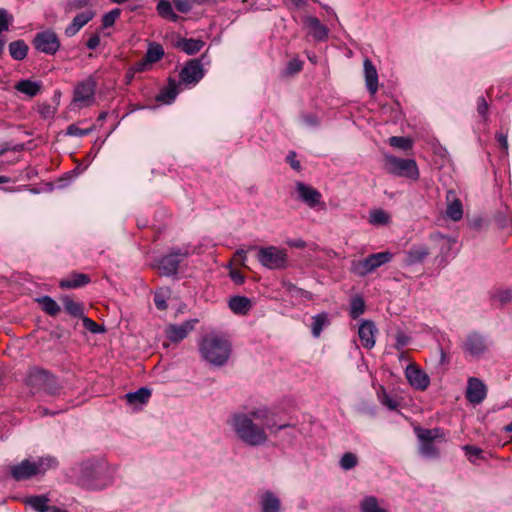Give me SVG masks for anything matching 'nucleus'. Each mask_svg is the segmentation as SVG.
Listing matches in <instances>:
<instances>
[{"label":"nucleus","mask_w":512,"mask_h":512,"mask_svg":"<svg viewBox=\"0 0 512 512\" xmlns=\"http://www.w3.org/2000/svg\"><path fill=\"white\" fill-rule=\"evenodd\" d=\"M366 310L364 298L361 295H355L351 299L349 315L352 319H358Z\"/></svg>","instance_id":"nucleus-41"},{"label":"nucleus","mask_w":512,"mask_h":512,"mask_svg":"<svg viewBox=\"0 0 512 512\" xmlns=\"http://www.w3.org/2000/svg\"><path fill=\"white\" fill-rule=\"evenodd\" d=\"M330 319L327 312L319 313L312 317L311 333L313 337H320L323 329L330 325Z\"/></svg>","instance_id":"nucleus-35"},{"label":"nucleus","mask_w":512,"mask_h":512,"mask_svg":"<svg viewBox=\"0 0 512 512\" xmlns=\"http://www.w3.org/2000/svg\"><path fill=\"white\" fill-rule=\"evenodd\" d=\"M360 512H388L379 506L375 496H365L360 502Z\"/></svg>","instance_id":"nucleus-42"},{"label":"nucleus","mask_w":512,"mask_h":512,"mask_svg":"<svg viewBox=\"0 0 512 512\" xmlns=\"http://www.w3.org/2000/svg\"><path fill=\"white\" fill-rule=\"evenodd\" d=\"M92 283L88 274L72 272L68 277L59 282V288H79Z\"/></svg>","instance_id":"nucleus-29"},{"label":"nucleus","mask_w":512,"mask_h":512,"mask_svg":"<svg viewBox=\"0 0 512 512\" xmlns=\"http://www.w3.org/2000/svg\"><path fill=\"white\" fill-rule=\"evenodd\" d=\"M50 338L55 340H61L62 338H69L71 336L70 331L65 330L61 325H57L55 330L50 332Z\"/></svg>","instance_id":"nucleus-62"},{"label":"nucleus","mask_w":512,"mask_h":512,"mask_svg":"<svg viewBox=\"0 0 512 512\" xmlns=\"http://www.w3.org/2000/svg\"><path fill=\"white\" fill-rule=\"evenodd\" d=\"M90 6H92L91 0H67L65 12L69 13Z\"/></svg>","instance_id":"nucleus-52"},{"label":"nucleus","mask_w":512,"mask_h":512,"mask_svg":"<svg viewBox=\"0 0 512 512\" xmlns=\"http://www.w3.org/2000/svg\"><path fill=\"white\" fill-rule=\"evenodd\" d=\"M384 168L386 172L398 177H404L410 180L419 179V169L417 163L411 158H399L393 155L385 156Z\"/></svg>","instance_id":"nucleus-5"},{"label":"nucleus","mask_w":512,"mask_h":512,"mask_svg":"<svg viewBox=\"0 0 512 512\" xmlns=\"http://www.w3.org/2000/svg\"><path fill=\"white\" fill-rule=\"evenodd\" d=\"M253 305L252 299L242 295H233L228 300V307L236 315H247L253 308Z\"/></svg>","instance_id":"nucleus-21"},{"label":"nucleus","mask_w":512,"mask_h":512,"mask_svg":"<svg viewBox=\"0 0 512 512\" xmlns=\"http://www.w3.org/2000/svg\"><path fill=\"white\" fill-rule=\"evenodd\" d=\"M8 48L10 56L17 61L25 59L29 51L28 45L22 39L12 41Z\"/></svg>","instance_id":"nucleus-36"},{"label":"nucleus","mask_w":512,"mask_h":512,"mask_svg":"<svg viewBox=\"0 0 512 512\" xmlns=\"http://www.w3.org/2000/svg\"><path fill=\"white\" fill-rule=\"evenodd\" d=\"M365 83L368 92L373 95L378 90V73L373 62L369 58L364 60Z\"/></svg>","instance_id":"nucleus-25"},{"label":"nucleus","mask_w":512,"mask_h":512,"mask_svg":"<svg viewBox=\"0 0 512 512\" xmlns=\"http://www.w3.org/2000/svg\"><path fill=\"white\" fill-rule=\"evenodd\" d=\"M32 45L35 50L41 53L55 55L60 49L61 43L55 31L46 29L35 34Z\"/></svg>","instance_id":"nucleus-9"},{"label":"nucleus","mask_w":512,"mask_h":512,"mask_svg":"<svg viewBox=\"0 0 512 512\" xmlns=\"http://www.w3.org/2000/svg\"><path fill=\"white\" fill-rule=\"evenodd\" d=\"M42 84L40 81H32L30 79H22L15 85V89L29 97H35L41 91Z\"/></svg>","instance_id":"nucleus-33"},{"label":"nucleus","mask_w":512,"mask_h":512,"mask_svg":"<svg viewBox=\"0 0 512 512\" xmlns=\"http://www.w3.org/2000/svg\"><path fill=\"white\" fill-rule=\"evenodd\" d=\"M113 483L107 463L100 458H90L79 464L77 484L90 491L103 490Z\"/></svg>","instance_id":"nucleus-1"},{"label":"nucleus","mask_w":512,"mask_h":512,"mask_svg":"<svg viewBox=\"0 0 512 512\" xmlns=\"http://www.w3.org/2000/svg\"><path fill=\"white\" fill-rule=\"evenodd\" d=\"M201 58H193L186 61L184 66L179 72L180 84L186 87L196 86L205 76V69L202 64Z\"/></svg>","instance_id":"nucleus-8"},{"label":"nucleus","mask_w":512,"mask_h":512,"mask_svg":"<svg viewBox=\"0 0 512 512\" xmlns=\"http://www.w3.org/2000/svg\"><path fill=\"white\" fill-rule=\"evenodd\" d=\"M42 311L50 317H56L61 312V306L51 296L43 295L35 298Z\"/></svg>","instance_id":"nucleus-31"},{"label":"nucleus","mask_w":512,"mask_h":512,"mask_svg":"<svg viewBox=\"0 0 512 512\" xmlns=\"http://www.w3.org/2000/svg\"><path fill=\"white\" fill-rule=\"evenodd\" d=\"M263 424L271 430V432L273 433H276L280 430H283L287 427H290V424L286 423V424H281V425H277L276 422H275V419H274V414L271 412V414L268 416V418H266L263 422Z\"/></svg>","instance_id":"nucleus-57"},{"label":"nucleus","mask_w":512,"mask_h":512,"mask_svg":"<svg viewBox=\"0 0 512 512\" xmlns=\"http://www.w3.org/2000/svg\"><path fill=\"white\" fill-rule=\"evenodd\" d=\"M486 395L487 388L483 381L476 377L469 378L465 394L468 402L473 405H478L486 398Z\"/></svg>","instance_id":"nucleus-16"},{"label":"nucleus","mask_w":512,"mask_h":512,"mask_svg":"<svg viewBox=\"0 0 512 512\" xmlns=\"http://www.w3.org/2000/svg\"><path fill=\"white\" fill-rule=\"evenodd\" d=\"M10 477L17 481H25L36 477L34 463L31 458H26L18 464L9 465Z\"/></svg>","instance_id":"nucleus-15"},{"label":"nucleus","mask_w":512,"mask_h":512,"mask_svg":"<svg viewBox=\"0 0 512 512\" xmlns=\"http://www.w3.org/2000/svg\"><path fill=\"white\" fill-rule=\"evenodd\" d=\"M446 215L453 221H459L463 216V206L459 199H455L451 202L446 210Z\"/></svg>","instance_id":"nucleus-44"},{"label":"nucleus","mask_w":512,"mask_h":512,"mask_svg":"<svg viewBox=\"0 0 512 512\" xmlns=\"http://www.w3.org/2000/svg\"><path fill=\"white\" fill-rule=\"evenodd\" d=\"M494 220L501 229L508 227L510 222L512 224V217H508L505 211H498L494 216Z\"/></svg>","instance_id":"nucleus-60"},{"label":"nucleus","mask_w":512,"mask_h":512,"mask_svg":"<svg viewBox=\"0 0 512 512\" xmlns=\"http://www.w3.org/2000/svg\"><path fill=\"white\" fill-rule=\"evenodd\" d=\"M95 15L96 13L93 10H86L84 12L78 13L73 18L71 23L65 28V35L67 37L76 35L82 27H84L95 17Z\"/></svg>","instance_id":"nucleus-20"},{"label":"nucleus","mask_w":512,"mask_h":512,"mask_svg":"<svg viewBox=\"0 0 512 512\" xmlns=\"http://www.w3.org/2000/svg\"><path fill=\"white\" fill-rule=\"evenodd\" d=\"M173 6L180 13H188L193 7V0H172Z\"/></svg>","instance_id":"nucleus-59"},{"label":"nucleus","mask_w":512,"mask_h":512,"mask_svg":"<svg viewBox=\"0 0 512 512\" xmlns=\"http://www.w3.org/2000/svg\"><path fill=\"white\" fill-rule=\"evenodd\" d=\"M251 416L255 419L261 420L264 422L266 418L271 414V411L266 407L256 408L250 412Z\"/></svg>","instance_id":"nucleus-64"},{"label":"nucleus","mask_w":512,"mask_h":512,"mask_svg":"<svg viewBox=\"0 0 512 512\" xmlns=\"http://www.w3.org/2000/svg\"><path fill=\"white\" fill-rule=\"evenodd\" d=\"M465 350L474 357H478L486 350L483 337L479 333H471L465 342Z\"/></svg>","instance_id":"nucleus-27"},{"label":"nucleus","mask_w":512,"mask_h":512,"mask_svg":"<svg viewBox=\"0 0 512 512\" xmlns=\"http://www.w3.org/2000/svg\"><path fill=\"white\" fill-rule=\"evenodd\" d=\"M392 258L393 254L389 251L373 253L359 261L356 265V270L359 274L365 275L390 262Z\"/></svg>","instance_id":"nucleus-10"},{"label":"nucleus","mask_w":512,"mask_h":512,"mask_svg":"<svg viewBox=\"0 0 512 512\" xmlns=\"http://www.w3.org/2000/svg\"><path fill=\"white\" fill-rule=\"evenodd\" d=\"M377 398L383 406L387 407L391 411L396 410L399 406L398 401L393 398L382 385L377 389Z\"/></svg>","instance_id":"nucleus-40"},{"label":"nucleus","mask_w":512,"mask_h":512,"mask_svg":"<svg viewBox=\"0 0 512 512\" xmlns=\"http://www.w3.org/2000/svg\"><path fill=\"white\" fill-rule=\"evenodd\" d=\"M462 449L464 450L468 460L473 464H477L478 460L484 459V451L477 446L464 445Z\"/></svg>","instance_id":"nucleus-45"},{"label":"nucleus","mask_w":512,"mask_h":512,"mask_svg":"<svg viewBox=\"0 0 512 512\" xmlns=\"http://www.w3.org/2000/svg\"><path fill=\"white\" fill-rule=\"evenodd\" d=\"M187 248H171L169 252L156 260V267L163 276H174L178 273L180 263L187 258Z\"/></svg>","instance_id":"nucleus-7"},{"label":"nucleus","mask_w":512,"mask_h":512,"mask_svg":"<svg viewBox=\"0 0 512 512\" xmlns=\"http://www.w3.org/2000/svg\"><path fill=\"white\" fill-rule=\"evenodd\" d=\"M25 384L49 396H58L62 390L58 377L51 371L38 366H33L29 369L25 378Z\"/></svg>","instance_id":"nucleus-4"},{"label":"nucleus","mask_w":512,"mask_h":512,"mask_svg":"<svg viewBox=\"0 0 512 512\" xmlns=\"http://www.w3.org/2000/svg\"><path fill=\"white\" fill-rule=\"evenodd\" d=\"M32 463H34L36 477L44 476L48 470L57 469L59 466V461L57 458L51 455H45L32 459Z\"/></svg>","instance_id":"nucleus-26"},{"label":"nucleus","mask_w":512,"mask_h":512,"mask_svg":"<svg viewBox=\"0 0 512 512\" xmlns=\"http://www.w3.org/2000/svg\"><path fill=\"white\" fill-rule=\"evenodd\" d=\"M49 501L50 499L47 495H31L23 499V503L30 506L36 512H51L52 507L48 505Z\"/></svg>","instance_id":"nucleus-32"},{"label":"nucleus","mask_w":512,"mask_h":512,"mask_svg":"<svg viewBox=\"0 0 512 512\" xmlns=\"http://www.w3.org/2000/svg\"><path fill=\"white\" fill-rule=\"evenodd\" d=\"M81 321L83 323L84 328L86 330H88L89 332H91L92 334H102L107 331V329L104 325H100V324L96 323L94 320L87 317L86 315L84 316V318Z\"/></svg>","instance_id":"nucleus-49"},{"label":"nucleus","mask_w":512,"mask_h":512,"mask_svg":"<svg viewBox=\"0 0 512 512\" xmlns=\"http://www.w3.org/2000/svg\"><path fill=\"white\" fill-rule=\"evenodd\" d=\"M179 92V83L173 77H169L167 85L160 89L155 99L159 103L169 105L175 101Z\"/></svg>","instance_id":"nucleus-19"},{"label":"nucleus","mask_w":512,"mask_h":512,"mask_svg":"<svg viewBox=\"0 0 512 512\" xmlns=\"http://www.w3.org/2000/svg\"><path fill=\"white\" fill-rule=\"evenodd\" d=\"M414 432L419 440V454L427 459H438L440 453L434 445L436 441L430 436L431 432L420 426L415 427Z\"/></svg>","instance_id":"nucleus-11"},{"label":"nucleus","mask_w":512,"mask_h":512,"mask_svg":"<svg viewBox=\"0 0 512 512\" xmlns=\"http://www.w3.org/2000/svg\"><path fill=\"white\" fill-rule=\"evenodd\" d=\"M358 464V457L352 452H346L342 455L339 465L344 471L355 468Z\"/></svg>","instance_id":"nucleus-47"},{"label":"nucleus","mask_w":512,"mask_h":512,"mask_svg":"<svg viewBox=\"0 0 512 512\" xmlns=\"http://www.w3.org/2000/svg\"><path fill=\"white\" fill-rule=\"evenodd\" d=\"M296 191L298 193V199L308 205L310 208H315L321 203V193L308 184L297 182Z\"/></svg>","instance_id":"nucleus-17"},{"label":"nucleus","mask_w":512,"mask_h":512,"mask_svg":"<svg viewBox=\"0 0 512 512\" xmlns=\"http://www.w3.org/2000/svg\"><path fill=\"white\" fill-rule=\"evenodd\" d=\"M261 512H280V498L271 490H265L259 495Z\"/></svg>","instance_id":"nucleus-24"},{"label":"nucleus","mask_w":512,"mask_h":512,"mask_svg":"<svg viewBox=\"0 0 512 512\" xmlns=\"http://www.w3.org/2000/svg\"><path fill=\"white\" fill-rule=\"evenodd\" d=\"M302 69L303 61L298 58H293L287 62L285 73L287 75H294L301 72Z\"/></svg>","instance_id":"nucleus-54"},{"label":"nucleus","mask_w":512,"mask_h":512,"mask_svg":"<svg viewBox=\"0 0 512 512\" xmlns=\"http://www.w3.org/2000/svg\"><path fill=\"white\" fill-rule=\"evenodd\" d=\"M60 301L64 311L71 317L82 320L85 316V305L83 302L75 301L69 295H62Z\"/></svg>","instance_id":"nucleus-23"},{"label":"nucleus","mask_w":512,"mask_h":512,"mask_svg":"<svg viewBox=\"0 0 512 512\" xmlns=\"http://www.w3.org/2000/svg\"><path fill=\"white\" fill-rule=\"evenodd\" d=\"M301 118L309 127H317L320 124V118L315 113H304Z\"/></svg>","instance_id":"nucleus-63"},{"label":"nucleus","mask_w":512,"mask_h":512,"mask_svg":"<svg viewBox=\"0 0 512 512\" xmlns=\"http://www.w3.org/2000/svg\"><path fill=\"white\" fill-rule=\"evenodd\" d=\"M205 45V42L201 39L194 38H179L174 46L180 49L187 55L197 54Z\"/></svg>","instance_id":"nucleus-30"},{"label":"nucleus","mask_w":512,"mask_h":512,"mask_svg":"<svg viewBox=\"0 0 512 512\" xmlns=\"http://www.w3.org/2000/svg\"><path fill=\"white\" fill-rule=\"evenodd\" d=\"M285 161L295 171L299 172L302 169L300 161L297 160V153L295 151H289L285 157Z\"/></svg>","instance_id":"nucleus-61"},{"label":"nucleus","mask_w":512,"mask_h":512,"mask_svg":"<svg viewBox=\"0 0 512 512\" xmlns=\"http://www.w3.org/2000/svg\"><path fill=\"white\" fill-rule=\"evenodd\" d=\"M378 329L372 320L362 319L360 321L358 336L361 344L366 349H372L375 346V334Z\"/></svg>","instance_id":"nucleus-18"},{"label":"nucleus","mask_w":512,"mask_h":512,"mask_svg":"<svg viewBox=\"0 0 512 512\" xmlns=\"http://www.w3.org/2000/svg\"><path fill=\"white\" fill-rule=\"evenodd\" d=\"M257 260L271 270H283L289 266L287 250L273 245L257 248Z\"/></svg>","instance_id":"nucleus-6"},{"label":"nucleus","mask_w":512,"mask_h":512,"mask_svg":"<svg viewBox=\"0 0 512 512\" xmlns=\"http://www.w3.org/2000/svg\"><path fill=\"white\" fill-rule=\"evenodd\" d=\"M13 21V16L4 8H0V33L7 31Z\"/></svg>","instance_id":"nucleus-56"},{"label":"nucleus","mask_w":512,"mask_h":512,"mask_svg":"<svg viewBox=\"0 0 512 512\" xmlns=\"http://www.w3.org/2000/svg\"><path fill=\"white\" fill-rule=\"evenodd\" d=\"M488 110H489V104L486 101L485 97L480 96L477 99V112L479 116L483 119L484 122L488 120Z\"/></svg>","instance_id":"nucleus-58"},{"label":"nucleus","mask_w":512,"mask_h":512,"mask_svg":"<svg viewBox=\"0 0 512 512\" xmlns=\"http://www.w3.org/2000/svg\"><path fill=\"white\" fill-rule=\"evenodd\" d=\"M390 221L389 214L383 209H374L370 211L369 223L376 226H383Z\"/></svg>","instance_id":"nucleus-43"},{"label":"nucleus","mask_w":512,"mask_h":512,"mask_svg":"<svg viewBox=\"0 0 512 512\" xmlns=\"http://www.w3.org/2000/svg\"><path fill=\"white\" fill-rule=\"evenodd\" d=\"M156 10L162 18L171 22H178L180 18L173 10V3L168 0H159Z\"/></svg>","instance_id":"nucleus-37"},{"label":"nucleus","mask_w":512,"mask_h":512,"mask_svg":"<svg viewBox=\"0 0 512 512\" xmlns=\"http://www.w3.org/2000/svg\"><path fill=\"white\" fill-rule=\"evenodd\" d=\"M164 54L165 52L161 44L157 42H149L144 58L146 59V62H149L152 65L160 61Z\"/></svg>","instance_id":"nucleus-38"},{"label":"nucleus","mask_w":512,"mask_h":512,"mask_svg":"<svg viewBox=\"0 0 512 512\" xmlns=\"http://www.w3.org/2000/svg\"><path fill=\"white\" fill-rule=\"evenodd\" d=\"M489 298L492 305L503 307L512 302V290H492Z\"/></svg>","instance_id":"nucleus-39"},{"label":"nucleus","mask_w":512,"mask_h":512,"mask_svg":"<svg viewBox=\"0 0 512 512\" xmlns=\"http://www.w3.org/2000/svg\"><path fill=\"white\" fill-rule=\"evenodd\" d=\"M405 377L408 383L419 391H425L430 384L428 374L415 364H409L406 367Z\"/></svg>","instance_id":"nucleus-12"},{"label":"nucleus","mask_w":512,"mask_h":512,"mask_svg":"<svg viewBox=\"0 0 512 512\" xmlns=\"http://www.w3.org/2000/svg\"><path fill=\"white\" fill-rule=\"evenodd\" d=\"M198 323V319H189L184 321L182 324H169L166 327V336L173 343H179L187 337L189 332L194 330L195 325Z\"/></svg>","instance_id":"nucleus-14"},{"label":"nucleus","mask_w":512,"mask_h":512,"mask_svg":"<svg viewBox=\"0 0 512 512\" xmlns=\"http://www.w3.org/2000/svg\"><path fill=\"white\" fill-rule=\"evenodd\" d=\"M390 146L407 151L412 148L413 141L405 136H392L389 138Z\"/></svg>","instance_id":"nucleus-46"},{"label":"nucleus","mask_w":512,"mask_h":512,"mask_svg":"<svg viewBox=\"0 0 512 512\" xmlns=\"http://www.w3.org/2000/svg\"><path fill=\"white\" fill-rule=\"evenodd\" d=\"M304 24L310 29V33L316 41L322 42L328 39L329 29L317 17L306 16Z\"/></svg>","instance_id":"nucleus-22"},{"label":"nucleus","mask_w":512,"mask_h":512,"mask_svg":"<svg viewBox=\"0 0 512 512\" xmlns=\"http://www.w3.org/2000/svg\"><path fill=\"white\" fill-rule=\"evenodd\" d=\"M231 425L237 437L246 445L257 447L267 442V435L263 428L257 426L250 417L244 413L232 416Z\"/></svg>","instance_id":"nucleus-3"},{"label":"nucleus","mask_w":512,"mask_h":512,"mask_svg":"<svg viewBox=\"0 0 512 512\" xmlns=\"http://www.w3.org/2000/svg\"><path fill=\"white\" fill-rule=\"evenodd\" d=\"M429 255V249L425 245H413L406 252L405 261L410 264H417L424 261V259Z\"/></svg>","instance_id":"nucleus-34"},{"label":"nucleus","mask_w":512,"mask_h":512,"mask_svg":"<svg viewBox=\"0 0 512 512\" xmlns=\"http://www.w3.org/2000/svg\"><path fill=\"white\" fill-rule=\"evenodd\" d=\"M199 352L209 364L222 367L232 353V343L217 335H205L199 343Z\"/></svg>","instance_id":"nucleus-2"},{"label":"nucleus","mask_w":512,"mask_h":512,"mask_svg":"<svg viewBox=\"0 0 512 512\" xmlns=\"http://www.w3.org/2000/svg\"><path fill=\"white\" fill-rule=\"evenodd\" d=\"M396 343L394 344V348L398 351L402 350L405 346H407L411 342V337L406 335L399 328L397 329V333L395 335Z\"/></svg>","instance_id":"nucleus-53"},{"label":"nucleus","mask_w":512,"mask_h":512,"mask_svg":"<svg viewBox=\"0 0 512 512\" xmlns=\"http://www.w3.org/2000/svg\"><path fill=\"white\" fill-rule=\"evenodd\" d=\"M152 394V390L146 386L140 387L136 391L128 392L124 395L126 403L130 406L146 404Z\"/></svg>","instance_id":"nucleus-28"},{"label":"nucleus","mask_w":512,"mask_h":512,"mask_svg":"<svg viewBox=\"0 0 512 512\" xmlns=\"http://www.w3.org/2000/svg\"><path fill=\"white\" fill-rule=\"evenodd\" d=\"M95 130V125H92L89 128L82 129L79 128L76 124H70L66 128L65 135L67 136H77V137H83L91 134Z\"/></svg>","instance_id":"nucleus-50"},{"label":"nucleus","mask_w":512,"mask_h":512,"mask_svg":"<svg viewBox=\"0 0 512 512\" xmlns=\"http://www.w3.org/2000/svg\"><path fill=\"white\" fill-rule=\"evenodd\" d=\"M170 297V290H155L154 292V303L158 310H166L167 299Z\"/></svg>","instance_id":"nucleus-48"},{"label":"nucleus","mask_w":512,"mask_h":512,"mask_svg":"<svg viewBox=\"0 0 512 512\" xmlns=\"http://www.w3.org/2000/svg\"><path fill=\"white\" fill-rule=\"evenodd\" d=\"M97 88V81L93 76H89L79 82L74 89V102H89L94 100Z\"/></svg>","instance_id":"nucleus-13"},{"label":"nucleus","mask_w":512,"mask_h":512,"mask_svg":"<svg viewBox=\"0 0 512 512\" xmlns=\"http://www.w3.org/2000/svg\"><path fill=\"white\" fill-rule=\"evenodd\" d=\"M37 111L43 119H52L56 113V108L49 103H42L38 106Z\"/></svg>","instance_id":"nucleus-55"},{"label":"nucleus","mask_w":512,"mask_h":512,"mask_svg":"<svg viewBox=\"0 0 512 512\" xmlns=\"http://www.w3.org/2000/svg\"><path fill=\"white\" fill-rule=\"evenodd\" d=\"M121 9L114 8L111 11L105 13L102 17V27L109 28L112 27L116 21V19L120 16Z\"/></svg>","instance_id":"nucleus-51"}]
</instances>
